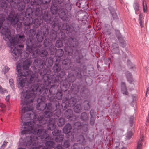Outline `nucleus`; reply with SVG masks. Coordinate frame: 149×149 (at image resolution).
Here are the masks:
<instances>
[{
  "mask_svg": "<svg viewBox=\"0 0 149 149\" xmlns=\"http://www.w3.org/2000/svg\"><path fill=\"white\" fill-rule=\"evenodd\" d=\"M43 22V19H36L34 20V24L36 27L40 26Z\"/></svg>",
  "mask_w": 149,
  "mask_h": 149,
  "instance_id": "48",
  "label": "nucleus"
},
{
  "mask_svg": "<svg viewBox=\"0 0 149 149\" xmlns=\"http://www.w3.org/2000/svg\"><path fill=\"white\" fill-rule=\"evenodd\" d=\"M26 50L24 52V56L25 58L28 57L33 49L36 48L38 49L40 45L37 44L36 39L32 38H28L26 42Z\"/></svg>",
  "mask_w": 149,
  "mask_h": 149,
  "instance_id": "15",
  "label": "nucleus"
},
{
  "mask_svg": "<svg viewBox=\"0 0 149 149\" xmlns=\"http://www.w3.org/2000/svg\"><path fill=\"white\" fill-rule=\"evenodd\" d=\"M49 38L52 40H54L57 38V33L53 31L50 32L49 35Z\"/></svg>",
  "mask_w": 149,
  "mask_h": 149,
  "instance_id": "46",
  "label": "nucleus"
},
{
  "mask_svg": "<svg viewBox=\"0 0 149 149\" xmlns=\"http://www.w3.org/2000/svg\"><path fill=\"white\" fill-rule=\"evenodd\" d=\"M33 64L35 68L34 69V72L37 73L38 75L39 74L41 77V79L45 78L47 79V78L49 77L48 75L49 74L47 73V69L45 68H44V61L40 58L35 59L33 62Z\"/></svg>",
  "mask_w": 149,
  "mask_h": 149,
  "instance_id": "8",
  "label": "nucleus"
},
{
  "mask_svg": "<svg viewBox=\"0 0 149 149\" xmlns=\"http://www.w3.org/2000/svg\"><path fill=\"white\" fill-rule=\"evenodd\" d=\"M31 6H32L34 12L36 11L37 9H43L41 0H33L30 2Z\"/></svg>",
  "mask_w": 149,
  "mask_h": 149,
  "instance_id": "21",
  "label": "nucleus"
},
{
  "mask_svg": "<svg viewBox=\"0 0 149 149\" xmlns=\"http://www.w3.org/2000/svg\"><path fill=\"white\" fill-rule=\"evenodd\" d=\"M65 117L67 119L70 118L73 116V111L70 109H68L64 113Z\"/></svg>",
  "mask_w": 149,
  "mask_h": 149,
  "instance_id": "34",
  "label": "nucleus"
},
{
  "mask_svg": "<svg viewBox=\"0 0 149 149\" xmlns=\"http://www.w3.org/2000/svg\"><path fill=\"white\" fill-rule=\"evenodd\" d=\"M121 91L122 93L125 95L128 94V92L127 91L125 82L122 81L121 83Z\"/></svg>",
  "mask_w": 149,
  "mask_h": 149,
  "instance_id": "35",
  "label": "nucleus"
},
{
  "mask_svg": "<svg viewBox=\"0 0 149 149\" xmlns=\"http://www.w3.org/2000/svg\"><path fill=\"white\" fill-rule=\"evenodd\" d=\"M32 62V59L30 58L26 59L22 63L23 69H29Z\"/></svg>",
  "mask_w": 149,
  "mask_h": 149,
  "instance_id": "29",
  "label": "nucleus"
},
{
  "mask_svg": "<svg viewBox=\"0 0 149 149\" xmlns=\"http://www.w3.org/2000/svg\"><path fill=\"white\" fill-rule=\"evenodd\" d=\"M80 88H81L80 92L81 96L85 99L87 98L90 94V91L88 89L83 86L77 85L75 84H72L70 89L68 91V95H71L72 94L74 95H76L79 92Z\"/></svg>",
  "mask_w": 149,
  "mask_h": 149,
  "instance_id": "14",
  "label": "nucleus"
},
{
  "mask_svg": "<svg viewBox=\"0 0 149 149\" xmlns=\"http://www.w3.org/2000/svg\"><path fill=\"white\" fill-rule=\"evenodd\" d=\"M90 101L85 100L84 101L83 104L85 110H88L90 108V105L89 103Z\"/></svg>",
  "mask_w": 149,
  "mask_h": 149,
  "instance_id": "45",
  "label": "nucleus"
},
{
  "mask_svg": "<svg viewBox=\"0 0 149 149\" xmlns=\"http://www.w3.org/2000/svg\"><path fill=\"white\" fill-rule=\"evenodd\" d=\"M70 26L67 23H63L62 25L61 28L62 29L59 32L57 33V38L62 41L65 40L66 36L65 33V30L66 31V32H70Z\"/></svg>",
  "mask_w": 149,
  "mask_h": 149,
  "instance_id": "17",
  "label": "nucleus"
},
{
  "mask_svg": "<svg viewBox=\"0 0 149 149\" xmlns=\"http://www.w3.org/2000/svg\"><path fill=\"white\" fill-rule=\"evenodd\" d=\"M49 33V29L47 28H45L42 31H38L36 34V37L37 44H39L40 47L42 46L41 42L43 41L44 38H45L48 35Z\"/></svg>",
  "mask_w": 149,
  "mask_h": 149,
  "instance_id": "18",
  "label": "nucleus"
},
{
  "mask_svg": "<svg viewBox=\"0 0 149 149\" xmlns=\"http://www.w3.org/2000/svg\"><path fill=\"white\" fill-rule=\"evenodd\" d=\"M24 20V26H25V29H27L29 28L30 25L33 22V18L30 16H28L27 17H26Z\"/></svg>",
  "mask_w": 149,
  "mask_h": 149,
  "instance_id": "27",
  "label": "nucleus"
},
{
  "mask_svg": "<svg viewBox=\"0 0 149 149\" xmlns=\"http://www.w3.org/2000/svg\"><path fill=\"white\" fill-rule=\"evenodd\" d=\"M48 75L49 77L47 79L45 78H43L41 79L43 81V83L42 84L44 85V86H45V88H49L50 87V89L48 90V92L50 93H52L54 94V95H55L56 93L58 91V85H60V86H61V85L62 84V81H61L60 82H55V81H51L52 80V79L50 78V77H51V75L49 74Z\"/></svg>",
  "mask_w": 149,
  "mask_h": 149,
  "instance_id": "11",
  "label": "nucleus"
},
{
  "mask_svg": "<svg viewBox=\"0 0 149 149\" xmlns=\"http://www.w3.org/2000/svg\"><path fill=\"white\" fill-rule=\"evenodd\" d=\"M64 8H65V10L68 12H69L70 11L71 9V5L69 4H67L65 5L64 4Z\"/></svg>",
  "mask_w": 149,
  "mask_h": 149,
  "instance_id": "61",
  "label": "nucleus"
},
{
  "mask_svg": "<svg viewBox=\"0 0 149 149\" xmlns=\"http://www.w3.org/2000/svg\"><path fill=\"white\" fill-rule=\"evenodd\" d=\"M44 115L42 116H40L37 119L35 118L33 121H36L37 124L41 126L45 124H47V129L48 130H53L52 134L54 136H56L55 138V141L57 142H61L63 141V136L60 135L61 131L56 129L54 130L55 128V118H52L53 113L52 112L49 111H45L44 113Z\"/></svg>",
  "mask_w": 149,
  "mask_h": 149,
  "instance_id": "4",
  "label": "nucleus"
},
{
  "mask_svg": "<svg viewBox=\"0 0 149 149\" xmlns=\"http://www.w3.org/2000/svg\"><path fill=\"white\" fill-rule=\"evenodd\" d=\"M39 56L43 59H45L47 57L48 52L47 51L44 49H38Z\"/></svg>",
  "mask_w": 149,
  "mask_h": 149,
  "instance_id": "32",
  "label": "nucleus"
},
{
  "mask_svg": "<svg viewBox=\"0 0 149 149\" xmlns=\"http://www.w3.org/2000/svg\"><path fill=\"white\" fill-rule=\"evenodd\" d=\"M35 50L33 49L31 53V55L33 57V58H36L37 56H39L38 54V49L36 48Z\"/></svg>",
  "mask_w": 149,
  "mask_h": 149,
  "instance_id": "53",
  "label": "nucleus"
},
{
  "mask_svg": "<svg viewBox=\"0 0 149 149\" xmlns=\"http://www.w3.org/2000/svg\"><path fill=\"white\" fill-rule=\"evenodd\" d=\"M127 65L128 67L134 71L136 68L135 65L129 60H128L127 62Z\"/></svg>",
  "mask_w": 149,
  "mask_h": 149,
  "instance_id": "52",
  "label": "nucleus"
},
{
  "mask_svg": "<svg viewBox=\"0 0 149 149\" xmlns=\"http://www.w3.org/2000/svg\"><path fill=\"white\" fill-rule=\"evenodd\" d=\"M42 93L40 99L42 100H45L46 98L52 102L53 107H55L54 105L55 101L59 102L56 100L54 94L50 93L48 92V88H45L44 84H40L39 86L38 84H31L30 89L24 90L21 94V104L24 105H27L30 102L33 101V99L36 95H39Z\"/></svg>",
  "mask_w": 149,
  "mask_h": 149,
  "instance_id": "2",
  "label": "nucleus"
},
{
  "mask_svg": "<svg viewBox=\"0 0 149 149\" xmlns=\"http://www.w3.org/2000/svg\"><path fill=\"white\" fill-rule=\"evenodd\" d=\"M71 125L69 123L66 124L63 129V132L66 134V138L69 140H73L74 138L73 133H74L71 132Z\"/></svg>",
  "mask_w": 149,
  "mask_h": 149,
  "instance_id": "20",
  "label": "nucleus"
},
{
  "mask_svg": "<svg viewBox=\"0 0 149 149\" xmlns=\"http://www.w3.org/2000/svg\"><path fill=\"white\" fill-rule=\"evenodd\" d=\"M115 33L116 37L119 42L125 38L121 34L119 31L116 30Z\"/></svg>",
  "mask_w": 149,
  "mask_h": 149,
  "instance_id": "40",
  "label": "nucleus"
},
{
  "mask_svg": "<svg viewBox=\"0 0 149 149\" xmlns=\"http://www.w3.org/2000/svg\"><path fill=\"white\" fill-rule=\"evenodd\" d=\"M81 144L78 142L74 143L73 145V149H81Z\"/></svg>",
  "mask_w": 149,
  "mask_h": 149,
  "instance_id": "62",
  "label": "nucleus"
},
{
  "mask_svg": "<svg viewBox=\"0 0 149 149\" xmlns=\"http://www.w3.org/2000/svg\"><path fill=\"white\" fill-rule=\"evenodd\" d=\"M88 117L89 115L87 114L85 112H83L81 114L80 118L82 120L86 121L88 120Z\"/></svg>",
  "mask_w": 149,
  "mask_h": 149,
  "instance_id": "47",
  "label": "nucleus"
},
{
  "mask_svg": "<svg viewBox=\"0 0 149 149\" xmlns=\"http://www.w3.org/2000/svg\"><path fill=\"white\" fill-rule=\"evenodd\" d=\"M33 110L30 106L23 107L21 110V135L29 134L22 140L21 145L31 146L32 149H49L54 147V142L44 129L33 130V125L31 121L25 122L31 118L30 112Z\"/></svg>",
  "mask_w": 149,
  "mask_h": 149,
  "instance_id": "1",
  "label": "nucleus"
},
{
  "mask_svg": "<svg viewBox=\"0 0 149 149\" xmlns=\"http://www.w3.org/2000/svg\"><path fill=\"white\" fill-rule=\"evenodd\" d=\"M40 97L41 96H39L37 98V102H38L39 101V100H40V101L38 102L36 105V109L40 111H43L44 110H46L47 111H45L43 114V115L42 116L39 115L38 118L40 117V116H44V112L45 111H49H49L53 112L56 111V112L54 113V115L56 116L58 118L60 114V112L58 111L59 107H60L59 103L57 101H55L54 103V105H55V107H53L52 104L51 103H49L48 104H47L45 102V100H42L40 99Z\"/></svg>",
  "mask_w": 149,
  "mask_h": 149,
  "instance_id": "6",
  "label": "nucleus"
},
{
  "mask_svg": "<svg viewBox=\"0 0 149 149\" xmlns=\"http://www.w3.org/2000/svg\"><path fill=\"white\" fill-rule=\"evenodd\" d=\"M65 119L62 118H60L58 119L57 121V125L58 127H61L64 125L65 123Z\"/></svg>",
  "mask_w": 149,
  "mask_h": 149,
  "instance_id": "49",
  "label": "nucleus"
},
{
  "mask_svg": "<svg viewBox=\"0 0 149 149\" xmlns=\"http://www.w3.org/2000/svg\"><path fill=\"white\" fill-rule=\"evenodd\" d=\"M7 93H8L7 90L6 88H3L1 86H0V93L2 95H5Z\"/></svg>",
  "mask_w": 149,
  "mask_h": 149,
  "instance_id": "60",
  "label": "nucleus"
},
{
  "mask_svg": "<svg viewBox=\"0 0 149 149\" xmlns=\"http://www.w3.org/2000/svg\"><path fill=\"white\" fill-rule=\"evenodd\" d=\"M8 2L12 5L13 8H16L17 6V4L20 1V0H6Z\"/></svg>",
  "mask_w": 149,
  "mask_h": 149,
  "instance_id": "43",
  "label": "nucleus"
},
{
  "mask_svg": "<svg viewBox=\"0 0 149 149\" xmlns=\"http://www.w3.org/2000/svg\"><path fill=\"white\" fill-rule=\"evenodd\" d=\"M73 132L74 133H78L80 131V130H81L85 132H86L88 130V124H81L80 122L77 121L73 123Z\"/></svg>",
  "mask_w": 149,
  "mask_h": 149,
  "instance_id": "19",
  "label": "nucleus"
},
{
  "mask_svg": "<svg viewBox=\"0 0 149 149\" xmlns=\"http://www.w3.org/2000/svg\"><path fill=\"white\" fill-rule=\"evenodd\" d=\"M29 79V83L33 84L37 79V77L35 73L29 69H23L20 76L17 78V85L18 88H23L25 85L26 79Z\"/></svg>",
  "mask_w": 149,
  "mask_h": 149,
  "instance_id": "5",
  "label": "nucleus"
},
{
  "mask_svg": "<svg viewBox=\"0 0 149 149\" xmlns=\"http://www.w3.org/2000/svg\"><path fill=\"white\" fill-rule=\"evenodd\" d=\"M43 9H37L35 12V15L38 17L42 18L46 23H50L54 19L52 15L48 11H43Z\"/></svg>",
  "mask_w": 149,
  "mask_h": 149,
  "instance_id": "16",
  "label": "nucleus"
},
{
  "mask_svg": "<svg viewBox=\"0 0 149 149\" xmlns=\"http://www.w3.org/2000/svg\"><path fill=\"white\" fill-rule=\"evenodd\" d=\"M113 48L112 52L113 53L118 55L120 54V50L118 45L116 43H113L112 45Z\"/></svg>",
  "mask_w": 149,
  "mask_h": 149,
  "instance_id": "30",
  "label": "nucleus"
},
{
  "mask_svg": "<svg viewBox=\"0 0 149 149\" xmlns=\"http://www.w3.org/2000/svg\"><path fill=\"white\" fill-rule=\"evenodd\" d=\"M64 50L65 53L67 55L69 56L72 55L73 50L70 46L65 45L64 47Z\"/></svg>",
  "mask_w": 149,
  "mask_h": 149,
  "instance_id": "37",
  "label": "nucleus"
},
{
  "mask_svg": "<svg viewBox=\"0 0 149 149\" xmlns=\"http://www.w3.org/2000/svg\"><path fill=\"white\" fill-rule=\"evenodd\" d=\"M133 7L135 10L136 14H138L140 12V6L139 2L136 0H135L133 4Z\"/></svg>",
  "mask_w": 149,
  "mask_h": 149,
  "instance_id": "33",
  "label": "nucleus"
},
{
  "mask_svg": "<svg viewBox=\"0 0 149 149\" xmlns=\"http://www.w3.org/2000/svg\"><path fill=\"white\" fill-rule=\"evenodd\" d=\"M64 0H54V2L53 3L56 4V5L64 7V3L63 2Z\"/></svg>",
  "mask_w": 149,
  "mask_h": 149,
  "instance_id": "51",
  "label": "nucleus"
},
{
  "mask_svg": "<svg viewBox=\"0 0 149 149\" xmlns=\"http://www.w3.org/2000/svg\"><path fill=\"white\" fill-rule=\"evenodd\" d=\"M1 33L4 35L3 39L6 41H7L10 44V51L11 55H12L11 58L15 60H17L21 54L22 51L21 49L19 48H23L24 45L23 44L18 45L17 47L15 46L17 44L22 43L23 42V39L24 37L23 35L17 34L15 37L11 34L10 31L8 28L3 27Z\"/></svg>",
  "mask_w": 149,
  "mask_h": 149,
  "instance_id": "3",
  "label": "nucleus"
},
{
  "mask_svg": "<svg viewBox=\"0 0 149 149\" xmlns=\"http://www.w3.org/2000/svg\"><path fill=\"white\" fill-rule=\"evenodd\" d=\"M143 136H142L141 137L140 139L138 141L137 149H141L142 141L143 140Z\"/></svg>",
  "mask_w": 149,
  "mask_h": 149,
  "instance_id": "55",
  "label": "nucleus"
},
{
  "mask_svg": "<svg viewBox=\"0 0 149 149\" xmlns=\"http://www.w3.org/2000/svg\"><path fill=\"white\" fill-rule=\"evenodd\" d=\"M127 81L130 83H131L133 81L132 75L130 72L128 71H127L125 73Z\"/></svg>",
  "mask_w": 149,
  "mask_h": 149,
  "instance_id": "42",
  "label": "nucleus"
},
{
  "mask_svg": "<svg viewBox=\"0 0 149 149\" xmlns=\"http://www.w3.org/2000/svg\"><path fill=\"white\" fill-rule=\"evenodd\" d=\"M60 6L56 4L53 3L50 7V10L53 15H56L58 11Z\"/></svg>",
  "mask_w": 149,
  "mask_h": 149,
  "instance_id": "28",
  "label": "nucleus"
},
{
  "mask_svg": "<svg viewBox=\"0 0 149 149\" xmlns=\"http://www.w3.org/2000/svg\"><path fill=\"white\" fill-rule=\"evenodd\" d=\"M52 70L55 73H57V74H53L51 75L50 78L52 79L51 81L55 82H60L62 81L64 79V76L65 75V72L63 70L61 69V66L58 63H56L54 65Z\"/></svg>",
  "mask_w": 149,
  "mask_h": 149,
  "instance_id": "13",
  "label": "nucleus"
},
{
  "mask_svg": "<svg viewBox=\"0 0 149 149\" xmlns=\"http://www.w3.org/2000/svg\"><path fill=\"white\" fill-rule=\"evenodd\" d=\"M62 62V67L63 68L68 71V72H70L71 70L75 71L78 70L76 75L79 77H81L84 75V71L86 69V67L85 65H83V68L84 70H83L82 68L79 67H77L73 65V64L71 62V60L70 58L67 57L66 58H65L63 60H61Z\"/></svg>",
  "mask_w": 149,
  "mask_h": 149,
  "instance_id": "7",
  "label": "nucleus"
},
{
  "mask_svg": "<svg viewBox=\"0 0 149 149\" xmlns=\"http://www.w3.org/2000/svg\"><path fill=\"white\" fill-rule=\"evenodd\" d=\"M68 42L71 47L77 48L79 45L78 38L77 36L70 37L68 38Z\"/></svg>",
  "mask_w": 149,
  "mask_h": 149,
  "instance_id": "23",
  "label": "nucleus"
},
{
  "mask_svg": "<svg viewBox=\"0 0 149 149\" xmlns=\"http://www.w3.org/2000/svg\"><path fill=\"white\" fill-rule=\"evenodd\" d=\"M120 46L123 47H125L126 46V42L125 38L119 42Z\"/></svg>",
  "mask_w": 149,
  "mask_h": 149,
  "instance_id": "63",
  "label": "nucleus"
},
{
  "mask_svg": "<svg viewBox=\"0 0 149 149\" xmlns=\"http://www.w3.org/2000/svg\"><path fill=\"white\" fill-rule=\"evenodd\" d=\"M53 58L52 57H49L46 59L45 63L47 67H49L52 66L53 64Z\"/></svg>",
  "mask_w": 149,
  "mask_h": 149,
  "instance_id": "39",
  "label": "nucleus"
},
{
  "mask_svg": "<svg viewBox=\"0 0 149 149\" xmlns=\"http://www.w3.org/2000/svg\"><path fill=\"white\" fill-rule=\"evenodd\" d=\"M43 46L47 49L52 52L54 48H52V43L51 41L48 38L45 39L43 42Z\"/></svg>",
  "mask_w": 149,
  "mask_h": 149,
  "instance_id": "24",
  "label": "nucleus"
},
{
  "mask_svg": "<svg viewBox=\"0 0 149 149\" xmlns=\"http://www.w3.org/2000/svg\"><path fill=\"white\" fill-rule=\"evenodd\" d=\"M62 40L58 39L57 40L56 42L55 46L58 48L61 47L63 46V43Z\"/></svg>",
  "mask_w": 149,
  "mask_h": 149,
  "instance_id": "56",
  "label": "nucleus"
},
{
  "mask_svg": "<svg viewBox=\"0 0 149 149\" xmlns=\"http://www.w3.org/2000/svg\"><path fill=\"white\" fill-rule=\"evenodd\" d=\"M16 70L18 72L17 77H19L20 74V73L21 72V65L20 63H18L16 66Z\"/></svg>",
  "mask_w": 149,
  "mask_h": 149,
  "instance_id": "57",
  "label": "nucleus"
},
{
  "mask_svg": "<svg viewBox=\"0 0 149 149\" xmlns=\"http://www.w3.org/2000/svg\"><path fill=\"white\" fill-rule=\"evenodd\" d=\"M82 108L80 104H77L73 108L74 112L77 113H79L81 111Z\"/></svg>",
  "mask_w": 149,
  "mask_h": 149,
  "instance_id": "41",
  "label": "nucleus"
},
{
  "mask_svg": "<svg viewBox=\"0 0 149 149\" xmlns=\"http://www.w3.org/2000/svg\"><path fill=\"white\" fill-rule=\"evenodd\" d=\"M50 24H52V27L54 31H57L61 26V25L58 23V21L55 18H54L52 22V23Z\"/></svg>",
  "mask_w": 149,
  "mask_h": 149,
  "instance_id": "26",
  "label": "nucleus"
},
{
  "mask_svg": "<svg viewBox=\"0 0 149 149\" xmlns=\"http://www.w3.org/2000/svg\"><path fill=\"white\" fill-rule=\"evenodd\" d=\"M25 8V4L24 3L21 2L20 1L17 5V6L14 8H17V10L19 11H22L24 10Z\"/></svg>",
  "mask_w": 149,
  "mask_h": 149,
  "instance_id": "38",
  "label": "nucleus"
},
{
  "mask_svg": "<svg viewBox=\"0 0 149 149\" xmlns=\"http://www.w3.org/2000/svg\"><path fill=\"white\" fill-rule=\"evenodd\" d=\"M55 95V96L57 99L58 100H60L62 99L63 93L61 91H58L56 93Z\"/></svg>",
  "mask_w": 149,
  "mask_h": 149,
  "instance_id": "54",
  "label": "nucleus"
},
{
  "mask_svg": "<svg viewBox=\"0 0 149 149\" xmlns=\"http://www.w3.org/2000/svg\"><path fill=\"white\" fill-rule=\"evenodd\" d=\"M78 70H71L70 72H68V74L67 77H65L64 76V79L62 81V84L61 85L60 88L61 90L64 92L67 90L71 85L72 83L74 82L76 78V77L81 78V77H78L76 75Z\"/></svg>",
  "mask_w": 149,
  "mask_h": 149,
  "instance_id": "9",
  "label": "nucleus"
},
{
  "mask_svg": "<svg viewBox=\"0 0 149 149\" xmlns=\"http://www.w3.org/2000/svg\"><path fill=\"white\" fill-rule=\"evenodd\" d=\"M9 83L11 88L13 90H15V85L14 84V80L12 78H11L9 80Z\"/></svg>",
  "mask_w": 149,
  "mask_h": 149,
  "instance_id": "59",
  "label": "nucleus"
},
{
  "mask_svg": "<svg viewBox=\"0 0 149 149\" xmlns=\"http://www.w3.org/2000/svg\"><path fill=\"white\" fill-rule=\"evenodd\" d=\"M67 96L63 98L61 104L59 103V109L58 111L61 112L60 109L64 110L68 107H73L76 104L78 99L77 98L76 95H67ZM61 113L59 115H61Z\"/></svg>",
  "mask_w": 149,
  "mask_h": 149,
  "instance_id": "12",
  "label": "nucleus"
},
{
  "mask_svg": "<svg viewBox=\"0 0 149 149\" xmlns=\"http://www.w3.org/2000/svg\"><path fill=\"white\" fill-rule=\"evenodd\" d=\"M7 5L6 1L4 0L0 1V12L6 11Z\"/></svg>",
  "mask_w": 149,
  "mask_h": 149,
  "instance_id": "31",
  "label": "nucleus"
},
{
  "mask_svg": "<svg viewBox=\"0 0 149 149\" xmlns=\"http://www.w3.org/2000/svg\"><path fill=\"white\" fill-rule=\"evenodd\" d=\"M83 56L81 55H79L76 58V61L77 63H78L80 64L81 62V60L83 58Z\"/></svg>",
  "mask_w": 149,
  "mask_h": 149,
  "instance_id": "64",
  "label": "nucleus"
},
{
  "mask_svg": "<svg viewBox=\"0 0 149 149\" xmlns=\"http://www.w3.org/2000/svg\"><path fill=\"white\" fill-rule=\"evenodd\" d=\"M67 140H65L64 142L63 146L65 149H67L68 147L70 146V143L69 141L70 140L72 141V140H68L67 138Z\"/></svg>",
  "mask_w": 149,
  "mask_h": 149,
  "instance_id": "58",
  "label": "nucleus"
},
{
  "mask_svg": "<svg viewBox=\"0 0 149 149\" xmlns=\"http://www.w3.org/2000/svg\"><path fill=\"white\" fill-rule=\"evenodd\" d=\"M109 10L110 11V13L113 19L116 21H117L118 19V18L115 10L114 9L112 10L109 9Z\"/></svg>",
  "mask_w": 149,
  "mask_h": 149,
  "instance_id": "44",
  "label": "nucleus"
},
{
  "mask_svg": "<svg viewBox=\"0 0 149 149\" xmlns=\"http://www.w3.org/2000/svg\"><path fill=\"white\" fill-rule=\"evenodd\" d=\"M64 53L63 50L60 49H56L55 51V55L56 56V62L61 61V58Z\"/></svg>",
  "mask_w": 149,
  "mask_h": 149,
  "instance_id": "25",
  "label": "nucleus"
},
{
  "mask_svg": "<svg viewBox=\"0 0 149 149\" xmlns=\"http://www.w3.org/2000/svg\"><path fill=\"white\" fill-rule=\"evenodd\" d=\"M57 13L59 18L63 21H68V18L65 13L64 7L61 6Z\"/></svg>",
  "mask_w": 149,
  "mask_h": 149,
  "instance_id": "22",
  "label": "nucleus"
},
{
  "mask_svg": "<svg viewBox=\"0 0 149 149\" xmlns=\"http://www.w3.org/2000/svg\"><path fill=\"white\" fill-rule=\"evenodd\" d=\"M32 8L33 9L32 6H31L30 8H27L26 12L21 13V15H20L19 17L17 13L15 14L14 13H10L8 15V19L10 22L11 24L15 25L18 22L19 17L20 20L23 21L27 15L28 16H31L33 13Z\"/></svg>",
  "mask_w": 149,
  "mask_h": 149,
  "instance_id": "10",
  "label": "nucleus"
},
{
  "mask_svg": "<svg viewBox=\"0 0 149 149\" xmlns=\"http://www.w3.org/2000/svg\"><path fill=\"white\" fill-rule=\"evenodd\" d=\"M42 4V6H44V5H45L44 7H42L43 9H47L48 7V4L49 3L51 0H41Z\"/></svg>",
  "mask_w": 149,
  "mask_h": 149,
  "instance_id": "50",
  "label": "nucleus"
},
{
  "mask_svg": "<svg viewBox=\"0 0 149 149\" xmlns=\"http://www.w3.org/2000/svg\"><path fill=\"white\" fill-rule=\"evenodd\" d=\"M77 141L79 143L83 145L86 144V141L84 136L82 135L78 136L77 138Z\"/></svg>",
  "mask_w": 149,
  "mask_h": 149,
  "instance_id": "36",
  "label": "nucleus"
}]
</instances>
